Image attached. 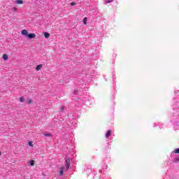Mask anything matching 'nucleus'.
I'll use <instances>...</instances> for the list:
<instances>
[{"mask_svg": "<svg viewBox=\"0 0 179 179\" xmlns=\"http://www.w3.org/2000/svg\"><path fill=\"white\" fill-rule=\"evenodd\" d=\"M66 164L67 169H69L71 166V159L69 158L66 159Z\"/></svg>", "mask_w": 179, "mask_h": 179, "instance_id": "obj_1", "label": "nucleus"}, {"mask_svg": "<svg viewBox=\"0 0 179 179\" xmlns=\"http://www.w3.org/2000/svg\"><path fill=\"white\" fill-rule=\"evenodd\" d=\"M27 37L28 38H36V34H28V35H27Z\"/></svg>", "mask_w": 179, "mask_h": 179, "instance_id": "obj_2", "label": "nucleus"}, {"mask_svg": "<svg viewBox=\"0 0 179 179\" xmlns=\"http://www.w3.org/2000/svg\"><path fill=\"white\" fill-rule=\"evenodd\" d=\"M64 169H65L64 166H62V167L59 168V176H63V174H64Z\"/></svg>", "mask_w": 179, "mask_h": 179, "instance_id": "obj_3", "label": "nucleus"}, {"mask_svg": "<svg viewBox=\"0 0 179 179\" xmlns=\"http://www.w3.org/2000/svg\"><path fill=\"white\" fill-rule=\"evenodd\" d=\"M111 132H113V130L111 129L108 130L106 134V138H108L109 136H111Z\"/></svg>", "mask_w": 179, "mask_h": 179, "instance_id": "obj_4", "label": "nucleus"}, {"mask_svg": "<svg viewBox=\"0 0 179 179\" xmlns=\"http://www.w3.org/2000/svg\"><path fill=\"white\" fill-rule=\"evenodd\" d=\"M21 34H22V36H27L29 34L28 32H27V30L26 29H23L21 32Z\"/></svg>", "mask_w": 179, "mask_h": 179, "instance_id": "obj_5", "label": "nucleus"}, {"mask_svg": "<svg viewBox=\"0 0 179 179\" xmlns=\"http://www.w3.org/2000/svg\"><path fill=\"white\" fill-rule=\"evenodd\" d=\"M2 58L4 61H8V56L6 54H3Z\"/></svg>", "mask_w": 179, "mask_h": 179, "instance_id": "obj_6", "label": "nucleus"}, {"mask_svg": "<svg viewBox=\"0 0 179 179\" xmlns=\"http://www.w3.org/2000/svg\"><path fill=\"white\" fill-rule=\"evenodd\" d=\"M43 68V64H39L36 67V71H40Z\"/></svg>", "mask_w": 179, "mask_h": 179, "instance_id": "obj_7", "label": "nucleus"}, {"mask_svg": "<svg viewBox=\"0 0 179 179\" xmlns=\"http://www.w3.org/2000/svg\"><path fill=\"white\" fill-rule=\"evenodd\" d=\"M43 34L45 38H50V34L48 32H44Z\"/></svg>", "mask_w": 179, "mask_h": 179, "instance_id": "obj_8", "label": "nucleus"}, {"mask_svg": "<svg viewBox=\"0 0 179 179\" xmlns=\"http://www.w3.org/2000/svg\"><path fill=\"white\" fill-rule=\"evenodd\" d=\"M44 136H48L50 138H51V136H52V134H50V133H43Z\"/></svg>", "mask_w": 179, "mask_h": 179, "instance_id": "obj_9", "label": "nucleus"}, {"mask_svg": "<svg viewBox=\"0 0 179 179\" xmlns=\"http://www.w3.org/2000/svg\"><path fill=\"white\" fill-rule=\"evenodd\" d=\"M16 3H17L18 5H22V4H23V1H22V0H17L16 1Z\"/></svg>", "mask_w": 179, "mask_h": 179, "instance_id": "obj_10", "label": "nucleus"}, {"mask_svg": "<svg viewBox=\"0 0 179 179\" xmlns=\"http://www.w3.org/2000/svg\"><path fill=\"white\" fill-rule=\"evenodd\" d=\"M83 23H84V24H87V17H84Z\"/></svg>", "mask_w": 179, "mask_h": 179, "instance_id": "obj_11", "label": "nucleus"}, {"mask_svg": "<svg viewBox=\"0 0 179 179\" xmlns=\"http://www.w3.org/2000/svg\"><path fill=\"white\" fill-rule=\"evenodd\" d=\"M29 164H30V166H34V160H31L30 162H29Z\"/></svg>", "mask_w": 179, "mask_h": 179, "instance_id": "obj_12", "label": "nucleus"}, {"mask_svg": "<svg viewBox=\"0 0 179 179\" xmlns=\"http://www.w3.org/2000/svg\"><path fill=\"white\" fill-rule=\"evenodd\" d=\"M20 101L21 103H24V98L20 97Z\"/></svg>", "mask_w": 179, "mask_h": 179, "instance_id": "obj_13", "label": "nucleus"}, {"mask_svg": "<svg viewBox=\"0 0 179 179\" xmlns=\"http://www.w3.org/2000/svg\"><path fill=\"white\" fill-rule=\"evenodd\" d=\"M31 103H33V101H31V99H27L28 104H31Z\"/></svg>", "mask_w": 179, "mask_h": 179, "instance_id": "obj_14", "label": "nucleus"}, {"mask_svg": "<svg viewBox=\"0 0 179 179\" xmlns=\"http://www.w3.org/2000/svg\"><path fill=\"white\" fill-rule=\"evenodd\" d=\"M174 153L178 154L179 153V148H177L174 150Z\"/></svg>", "mask_w": 179, "mask_h": 179, "instance_id": "obj_15", "label": "nucleus"}, {"mask_svg": "<svg viewBox=\"0 0 179 179\" xmlns=\"http://www.w3.org/2000/svg\"><path fill=\"white\" fill-rule=\"evenodd\" d=\"M106 3H110L111 2H113V0H107L106 1Z\"/></svg>", "mask_w": 179, "mask_h": 179, "instance_id": "obj_16", "label": "nucleus"}, {"mask_svg": "<svg viewBox=\"0 0 179 179\" xmlns=\"http://www.w3.org/2000/svg\"><path fill=\"white\" fill-rule=\"evenodd\" d=\"M71 6H75V5H76V2H71Z\"/></svg>", "mask_w": 179, "mask_h": 179, "instance_id": "obj_17", "label": "nucleus"}, {"mask_svg": "<svg viewBox=\"0 0 179 179\" xmlns=\"http://www.w3.org/2000/svg\"><path fill=\"white\" fill-rule=\"evenodd\" d=\"M64 108H65V106H62V107H61L62 111H64Z\"/></svg>", "mask_w": 179, "mask_h": 179, "instance_id": "obj_18", "label": "nucleus"}, {"mask_svg": "<svg viewBox=\"0 0 179 179\" xmlns=\"http://www.w3.org/2000/svg\"><path fill=\"white\" fill-rule=\"evenodd\" d=\"M29 146H33V144L30 141L29 142Z\"/></svg>", "mask_w": 179, "mask_h": 179, "instance_id": "obj_19", "label": "nucleus"}, {"mask_svg": "<svg viewBox=\"0 0 179 179\" xmlns=\"http://www.w3.org/2000/svg\"><path fill=\"white\" fill-rule=\"evenodd\" d=\"M176 162H179V157H177V158L176 159Z\"/></svg>", "mask_w": 179, "mask_h": 179, "instance_id": "obj_20", "label": "nucleus"}, {"mask_svg": "<svg viewBox=\"0 0 179 179\" xmlns=\"http://www.w3.org/2000/svg\"><path fill=\"white\" fill-rule=\"evenodd\" d=\"M14 10H16V8H14Z\"/></svg>", "mask_w": 179, "mask_h": 179, "instance_id": "obj_21", "label": "nucleus"}, {"mask_svg": "<svg viewBox=\"0 0 179 179\" xmlns=\"http://www.w3.org/2000/svg\"><path fill=\"white\" fill-rule=\"evenodd\" d=\"M0 155H1V151H0Z\"/></svg>", "mask_w": 179, "mask_h": 179, "instance_id": "obj_22", "label": "nucleus"}]
</instances>
